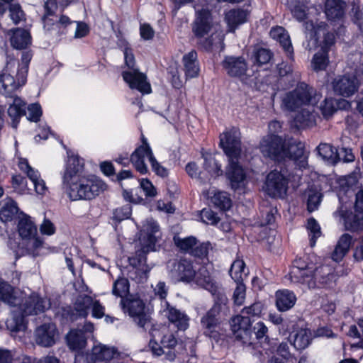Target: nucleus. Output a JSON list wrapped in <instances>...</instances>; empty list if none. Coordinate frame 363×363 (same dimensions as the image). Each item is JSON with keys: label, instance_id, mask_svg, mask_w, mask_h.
Wrapping results in <instances>:
<instances>
[{"label": "nucleus", "instance_id": "1", "mask_svg": "<svg viewBox=\"0 0 363 363\" xmlns=\"http://www.w3.org/2000/svg\"><path fill=\"white\" fill-rule=\"evenodd\" d=\"M84 160L77 155L69 156L62 183L72 201L91 199L106 189V184L93 175H84Z\"/></svg>", "mask_w": 363, "mask_h": 363}, {"label": "nucleus", "instance_id": "2", "mask_svg": "<svg viewBox=\"0 0 363 363\" xmlns=\"http://www.w3.org/2000/svg\"><path fill=\"white\" fill-rule=\"evenodd\" d=\"M320 94L305 83L299 84L294 90L286 92L282 97L281 108L294 111L301 108L294 118L298 128L313 127L316 124L317 115L313 106L320 99Z\"/></svg>", "mask_w": 363, "mask_h": 363}, {"label": "nucleus", "instance_id": "3", "mask_svg": "<svg viewBox=\"0 0 363 363\" xmlns=\"http://www.w3.org/2000/svg\"><path fill=\"white\" fill-rule=\"evenodd\" d=\"M220 145L228 158L225 176L234 190L244 189L247 184L245 170L239 164L241 153L240 133L232 128L220 135Z\"/></svg>", "mask_w": 363, "mask_h": 363}, {"label": "nucleus", "instance_id": "4", "mask_svg": "<svg viewBox=\"0 0 363 363\" xmlns=\"http://www.w3.org/2000/svg\"><path fill=\"white\" fill-rule=\"evenodd\" d=\"M289 277L291 282L308 289L329 286L335 278L329 267L317 266L308 256L294 260Z\"/></svg>", "mask_w": 363, "mask_h": 363}, {"label": "nucleus", "instance_id": "5", "mask_svg": "<svg viewBox=\"0 0 363 363\" xmlns=\"http://www.w3.org/2000/svg\"><path fill=\"white\" fill-rule=\"evenodd\" d=\"M304 25L306 38H308L306 48L311 50L318 45L320 46V50L312 58L311 67L315 72L325 70L330 62L328 51L335 44V35L333 33H326L325 23L315 25L310 21H306Z\"/></svg>", "mask_w": 363, "mask_h": 363}, {"label": "nucleus", "instance_id": "6", "mask_svg": "<svg viewBox=\"0 0 363 363\" xmlns=\"http://www.w3.org/2000/svg\"><path fill=\"white\" fill-rule=\"evenodd\" d=\"M192 33L199 43L207 50L221 45L225 35L221 26L214 21L211 12L207 9L196 11L192 23Z\"/></svg>", "mask_w": 363, "mask_h": 363}, {"label": "nucleus", "instance_id": "7", "mask_svg": "<svg viewBox=\"0 0 363 363\" xmlns=\"http://www.w3.org/2000/svg\"><path fill=\"white\" fill-rule=\"evenodd\" d=\"M50 306V303L47 298H41L37 294H33L25 301L23 306L12 311L11 317L6 320V326L11 331L24 330L26 328L24 316L44 312Z\"/></svg>", "mask_w": 363, "mask_h": 363}, {"label": "nucleus", "instance_id": "8", "mask_svg": "<svg viewBox=\"0 0 363 363\" xmlns=\"http://www.w3.org/2000/svg\"><path fill=\"white\" fill-rule=\"evenodd\" d=\"M357 64L351 65L350 70L345 74L337 76L332 82L334 92L339 96L349 98L354 95L363 80V64L360 62L359 55L352 56Z\"/></svg>", "mask_w": 363, "mask_h": 363}, {"label": "nucleus", "instance_id": "9", "mask_svg": "<svg viewBox=\"0 0 363 363\" xmlns=\"http://www.w3.org/2000/svg\"><path fill=\"white\" fill-rule=\"evenodd\" d=\"M147 159L152 165V170L160 177H166L168 174L167 170L160 165L153 155L152 151L147 143V140L143 136L142 144L137 147L130 155V161L136 170L142 174L147 172V167L145 162Z\"/></svg>", "mask_w": 363, "mask_h": 363}, {"label": "nucleus", "instance_id": "10", "mask_svg": "<svg viewBox=\"0 0 363 363\" xmlns=\"http://www.w3.org/2000/svg\"><path fill=\"white\" fill-rule=\"evenodd\" d=\"M124 313L133 318V321L141 328L150 324V318L145 312V303L138 295H130L121 301Z\"/></svg>", "mask_w": 363, "mask_h": 363}, {"label": "nucleus", "instance_id": "11", "mask_svg": "<svg viewBox=\"0 0 363 363\" xmlns=\"http://www.w3.org/2000/svg\"><path fill=\"white\" fill-rule=\"evenodd\" d=\"M14 67L15 62L10 61L7 63L2 73L0 74V94L9 96L25 84L26 82V70L18 71L15 78L11 73V69Z\"/></svg>", "mask_w": 363, "mask_h": 363}, {"label": "nucleus", "instance_id": "12", "mask_svg": "<svg viewBox=\"0 0 363 363\" xmlns=\"http://www.w3.org/2000/svg\"><path fill=\"white\" fill-rule=\"evenodd\" d=\"M227 302L226 296L218 291L215 299V304L201 320V326L206 335L209 337L216 336L219 325L217 316L221 310L222 305L225 306Z\"/></svg>", "mask_w": 363, "mask_h": 363}, {"label": "nucleus", "instance_id": "13", "mask_svg": "<svg viewBox=\"0 0 363 363\" xmlns=\"http://www.w3.org/2000/svg\"><path fill=\"white\" fill-rule=\"evenodd\" d=\"M288 179L277 170L269 172L266 178L264 189L271 197L282 198L286 194Z\"/></svg>", "mask_w": 363, "mask_h": 363}, {"label": "nucleus", "instance_id": "14", "mask_svg": "<svg viewBox=\"0 0 363 363\" xmlns=\"http://www.w3.org/2000/svg\"><path fill=\"white\" fill-rule=\"evenodd\" d=\"M279 160L289 158L294 160L299 168H306L307 166V156L304 152V144L293 139L284 142Z\"/></svg>", "mask_w": 363, "mask_h": 363}, {"label": "nucleus", "instance_id": "15", "mask_svg": "<svg viewBox=\"0 0 363 363\" xmlns=\"http://www.w3.org/2000/svg\"><path fill=\"white\" fill-rule=\"evenodd\" d=\"M159 225L152 218H148L144 223L140 234V242L143 252L153 250L157 240Z\"/></svg>", "mask_w": 363, "mask_h": 363}, {"label": "nucleus", "instance_id": "16", "mask_svg": "<svg viewBox=\"0 0 363 363\" xmlns=\"http://www.w3.org/2000/svg\"><path fill=\"white\" fill-rule=\"evenodd\" d=\"M284 141L281 137L272 133L264 137L259 145L262 154L274 160H279Z\"/></svg>", "mask_w": 363, "mask_h": 363}, {"label": "nucleus", "instance_id": "17", "mask_svg": "<svg viewBox=\"0 0 363 363\" xmlns=\"http://www.w3.org/2000/svg\"><path fill=\"white\" fill-rule=\"evenodd\" d=\"M122 77L130 89H137L143 94L151 93V85L147 82L146 75L138 69L124 70Z\"/></svg>", "mask_w": 363, "mask_h": 363}, {"label": "nucleus", "instance_id": "18", "mask_svg": "<svg viewBox=\"0 0 363 363\" xmlns=\"http://www.w3.org/2000/svg\"><path fill=\"white\" fill-rule=\"evenodd\" d=\"M18 167L31 181L37 194L45 196L48 193V188L44 179L41 177L40 173L38 169L32 167L26 159L20 158L18 160Z\"/></svg>", "mask_w": 363, "mask_h": 363}, {"label": "nucleus", "instance_id": "19", "mask_svg": "<svg viewBox=\"0 0 363 363\" xmlns=\"http://www.w3.org/2000/svg\"><path fill=\"white\" fill-rule=\"evenodd\" d=\"M161 312L171 323H174L178 329L185 330L189 328V318L188 315L184 312L170 306L167 301H162Z\"/></svg>", "mask_w": 363, "mask_h": 363}, {"label": "nucleus", "instance_id": "20", "mask_svg": "<svg viewBox=\"0 0 363 363\" xmlns=\"http://www.w3.org/2000/svg\"><path fill=\"white\" fill-rule=\"evenodd\" d=\"M35 337L38 345L49 347L55 343L58 338V332L55 324H43L36 329Z\"/></svg>", "mask_w": 363, "mask_h": 363}, {"label": "nucleus", "instance_id": "21", "mask_svg": "<svg viewBox=\"0 0 363 363\" xmlns=\"http://www.w3.org/2000/svg\"><path fill=\"white\" fill-rule=\"evenodd\" d=\"M222 66L231 77L240 78L245 75L247 70V64L242 57L226 56Z\"/></svg>", "mask_w": 363, "mask_h": 363}, {"label": "nucleus", "instance_id": "22", "mask_svg": "<svg viewBox=\"0 0 363 363\" xmlns=\"http://www.w3.org/2000/svg\"><path fill=\"white\" fill-rule=\"evenodd\" d=\"M172 274L179 281L189 283L194 281L196 273L191 261L182 259L174 264Z\"/></svg>", "mask_w": 363, "mask_h": 363}, {"label": "nucleus", "instance_id": "23", "mask_svg": "<svg viewBox=\"0 0 363 363\" xmlns=\"http://www.w3.org/2000/svg\"><path fill=\"white\" fill-rule=\"evenodd\" d=\"M362 215L363 213L357 212L355 209L354 213L352 212L348 213L342 207L334 213V216L336 218L339 217L343 220L345 229L352 231L359 230L362 228L363 223H362L361 220H359Z\"/></svg>", "mask_w": 363, "mask_h": 363}, {"label": "nucleus", "instance_id": "24", "mask_svg": "<svg viewBox=\"0 0 363 363\" xmlns=\"http://www.w3.org/2000/svg\"><path fill=\"white\" fill-rule=\"evenodd\" d=\"M150 335L155 340H160L163 347L173 348L177 344L176 337L168 326L155 327L151 330Z\"/></svg>", "mask_w": 363, "mask_h": 363}, {"label": "nucleus", "instance_id": "25", "mask_svg": "<svg viewBox=\"0 0 363 363\" xmlns=\"http://www.w3.org/2000/svg\"><path fill=\"white\" fill-rule=\"evenodd\" d=\"M350 103L345 99L336 100L333 98L325 99L320 104L319 109L325 118L331 117L337 109H347Z\"/></svg>", "mask_w": 363, "mask_h": 363}, {"label": "nucleus", "instance_id": "26", "mask_svg": "<svg viewBox=\"0 0 363 363\" xmlns=\"http://www.w3.org/2000/svg\"><path fill=\"white\" fill-rule=\"evenodd\" d=\"M251 323L250 317L243 315H237L230 320L231 330L238 339H243L249 335Z\"/></svg>", "mask_w": 363, "mask_h": 363}, {"label": "nucleus", "instance_id": "27", "mask_svg": "<svg viewBox=\"0 0 363 363\" xmlns=\"http://www.w3.org/2000/svg\"><path fill=\"white\" fill-rule=\"evenodd\" d=\"M289 340L296 350H304L312 340L311 331L306 328H296L290 334Z\"/></svg>", "mask_w": 363, "mask_h": 363}, {"label": "nucleus", "instance_id": "28", "mask_svg": "<svg viewBox=\"0 0 363 363\" xmlns=\"http://www.w3.org/2000/svg\"><path fill=\"white\" fill-rule=\"evenodd\" d=\"M276 306L278 311L284 312L294 307L296 302L295 294L288 289L278 290L275 294Z\"/></svg>", "mask_w": 363, "mask_h": 363}, {"label": "nucleus", "instance_id": "29", "mask_svg": "<svg viewBox=\"0 0 363 363\" xmlns=\"http://www.w3.org/2000/svg\"><path fill=\"white\" fill-rule=\"evenodd\" d=\"M203 194L210 199L212 204L220 209L228 210L231 206V200L226 192L211 189L203 191Z\"/></svg>", "mask_w": 363, "mask_h": 363}, {"label": "nucleus", "instance_id": "30", "mask_svg": "<svg viewBox=\"0 0 363 363\" xmlns=\"http://www.w3.org/2000/svg\"><path fill=\"white\" fill-rule=\"evenodd\" d=\"M12 98V103L9 104L7 112L12 120L11 125L16 129L18 123V119L26 113V103L19 97Z\"/></svg>", "mask_w": 363, "mask_h": 363}, {"label": "nucleus", "instance_id": "31", "mask_svg": "<svg viewBox=\"0 0 363 363\" xmlns=\"http://www.w3.org/2000/svg\"><path fill=\"white\" fill-rule=\"evenodd\" d=\"M12 35L10 38L11 45L18 50L26 48L31 43V36L28 31L24 29L16 28L9 31Z\"/></svg>", "mask_w": 363, "mask_h": 363}, {"label": "nucleus", "instance_id": "32", "mask_svg": "<svg viewBox=\"0 0 363 363\" xmlns=\"http://www.w3.org/2000/svg\"><path fill=\"white\" fill-rule=\"evenodd\" d=\"M270 36L279 43L283 49L289 55L293 53V48L288 32L281 26L273 27L270 30Z\"/></svg>", "mask_w": 363, "mask_h": 363}, {"label": "nucleus", "instance_id": "33", "mask_svg": "<svg viewBox=\"0 0 363 363\" xmlns=\"http://www.w3.org/2000/svg\"><path fill=\"white\" fill-rule=\"evenodd\" d=\"M184 69L187 78H194L199 75V66L197 60V52L191 50L182 58Z\"/></svg>", "mask_w": 363, "mask_h": 363}, {"label": "nucleus", "instance_id": "34", "mask_svg": "<svg viewBox=\"0 0 363 363\" xmlns=\"http://www.w3.org/2000/svg\"><path fill=\"white\" fill-rule=\"evenodd\" d=\"M345 3L342 0H327L325 4V13L329 20L341 18L345 13Z\"/></svg>", "mask_w": 363, "mask_h": 363}, {"label": "nucleus", "instance_id": "35", "mask_svg": "<svg viewBox=\"0 0 363 363\" xmlns=\"http://www.w3.org/2000/svg\"><path fill=\"white\" fill-rule=\"evenodd\" d=\"M352 237L347 233L343 234L339 239L331 255L332 259L335 262L341 261L348 252Z\"/></svg>", "mask_w": 363, "mask_h": 363}, {"label": "nucleus", "instance_id": "36", "mask_svg": "<svg viewBox=\"0 0 363 363\" xmlns=\"http://www.w3.org/2000/svg\"><path fill=\"white\" fill-rule=\"evenodd\" d=\"M194 281L198 286L209 291L213 295H216L218 291V287L213 281V279L210 276L207 269L203 267L201 268L196 273Z\"/></svg>", "mask_w": 363, "mask_h": 363}, {"label": "nucleus", "instance_id": "37", "mask_svg": "<svg viewBox=\"0 0 363 363\" xmlns=\"http://www.w3.org/2000/svg\"><path fill=\"white\" fill-rule=\"evenodd\" d=\"M67 346L72 351H79L85 347L86 339L82 330H72L66 335Z\"/></svg>", "mask_w": 363, "mask_h": 363}, {"label": "nucleus", "instance_id": "38", "mask_svg": "<svg viewBox=\"0 0 363 363\" xmlns=\"http://www.w3.org/2000/svg\"><path fill=\"white\" fill-rule=\"evenodd\" d=\"M247 16V12L241 9H233L227 12L225 20L228 26V31H234L238 26L245 23Z\"/></svg>", "mask_w": 363, "mask_h": 363}, {"label": "nucleus", "instance_id": "39", "mask_svg": "<svg viewBox=\"0 0 363 363\" xmlns=\"http://www.w3.org/2000/svg\"><path fill=\"white\" fill-rule=\"evenodd\" d=\"M19 235L23 238H31L37 234V227L31 218L27 215H23L18 224Z\"/></svg>", "mask_w": 363, "mask_h": 363}, {"label": "nucleus", "instance_id": "40", "mask_svg": "<svg viewBox=\"0 0 363 363\" xmlns=\"http://www.w3.org/2000/svg\"><path fill=\"white\" fill-rule=\"evenodd\" d=\"M305 196L307 198L308 211L312 212L317 210L323 197L320 188L315 185L311 186L305 192Z\"/></svg>", "mask_w": 363, "mask_h": 363}, {"label": "nucleus", "instance_id": "41", "mask_svg": "<svg viewBox=\"0 0 363 363\" xmlns=\"http://www.w3.org/2000/svg\"><path fill=\"white\" fill-rule=\"evenodd\" d=\"M204 169L208 175L206 180L217 177L222 174L221 164L211 155L204 156Z\"/></svg>", "mask_w": 363, "mask_h": 363}, {"label": "nucleus", "instance_id": "42", "mask_svg": "<svg viewBox=\"0 0 363 363\" xmlns=\"http://www.w3.org/2000/svg\"><path fill=\"white\" fill-rule=\"evenodd\" d=\"M17 212V203L12 199L6 198L0 209V220L3 222L11 220Z\"/></svg>", "mask_w": 363, "mask_h": 363}, {"label": "nucleus", "instance_id": "43", "mask_svg": "<svg viewBox=\"0 0 363 363\" xmlns=\"http://www.w3.org/2000/svg\"><path fill=\"white\" fill-rule=\"evenodd\" d=\"M288 5L293 16L299 21L304 20L307 16L308 6L306 0H289Z\"/></svg>", "mask_w": 363, "mask_h": 363}, {"label": "nucleus", "instance_id": "44", "mask_svg": "<svg viewBox=\"0 0 363 363\" xmlns=\"http://www.w3.org/2000/svg\"><path fill=\"white\" fill-rule=\"evenodd\" d=\"M247 272L245 270V264L242 259H235L231 265L230 269V275L236 282H242L243 278L245 277Z\"/></svg>", "mask_w": 363, "mask_h": 363}, {"label": "nucleus", "instance_id": "45", "mask_svg": "<svg viewBox=\"0 0 363 363\" xmlns=\"http://www.w3.org/2000/svg\"><path fill=\"white\" fill-rule=\"evenodd\" d=\"M11 186L13 191L20 195L30 194L31 189L28 186L26 179L21 174H14L11 178Z\"/></svg>", "mask_w": 363, "mask_h": 363}, {"label": "nucleus", "instance_id": "46", "mask_svg": "<svg viewBox=\"0 0 363 363\" xmlns=\"http://www.w3.org/2000/svg\"><path fill=\"white\" fill-rule=\"evenodd\" d=\"M318 151L322 158L332 163L337 162V150L330 144L322 143L318 147Z\"/></svg>", "mask_w": 363, "mask_h": 363}, {"label": "nucleus", "instance_id": "47", "mask_svg": "<svg viewBox=\"0 0 363 363\" xmlns=\"http://www.w3.org/2000/svg\"><path fill=\"white\" fill-rule=\"evenodd\" d=\"M92 303L93 299L91 296L86 295L79 296L74 303V309L78 312L79 316L86 317L88 310Z\"/></svg>", "mask_w": 363, "mask_h": 363}, {"label": "nucleus", "instance_id": "48", "mask_svg": "<svg viewBox=\"0 0 363 363\" xmlns=\"http://www.w3.org/2000/svg\"><path fill=\"white\" fill-rule=\"evenodd\" d=\"M57 8L55 0H48L45 4V13L43 18L44 23V28L48 30H50V25L54 21V13Z\"/></svg>", "mask_w": 363, "mask_h": 363}, {"label": "nucleus", "instance_id": "49", "mask_svg": "<svg viewBox=\"0 0 363 363\" xmlns=\"http://www.w3.org/2000/svg\"><path fill=\"white\" fill-rule=\"evenodd\" d=\"M129 292V281L126 278L121 277L116 279L113 285L112 293L114 296L125 298Z\"/></svg>", "mask_w": 363, "mask_h": 363}, {"label": "nucleus", "instance_id": "50", "mask_svg": "<svg viewBox=\"0 0 363 363\" xmlns=\"http://www.w3.org/2000/svg\"><path fill=\"white\" fill-rule=\"evenodd\" d=\"M174 242L175 245L184 252L191 254L193 247L196 245V239L194 237H187L181 238L179 236L174 237Z\"/></svg>", "mask_w": 363, "mask_h": 363}, {"label": "nucleus", "instance_id": "51", "mask_svg": "<svg viewBox=\"0 0 363 363\" xmlns=\"http://www.w3.org/2000/svg\"><path fill=\"white\" fill-rule=\"evenodd\" d=\"M15 300L13 287L5 281H0V301L12 305Z\"/></svg>", "mask_w": 363, "mask_h": 363}, {"label": "nucleus", "instance_id": "52", "mask_svg": "<svg viewBox=\"0 0 363 363\" xmlns=\"http://www.w3.org/2000/svg\"><path fill=\"white\" fill-rule=\"evenodd\" d=\"M307 229L311 237V246L313 247L315 245L316 239L321 235L320 227L314 218H310L308 220Z\"/></svg>", "mask_w": 363, "mask_h": 363}, {"label": "nucleus", "instance_id": "53", "mask_svg": "<svg viewBox=\"0 0 363 363\" xmlns=\"http://www.w3.org/2000/svg\"><path fill=\"white\" fill-rule=\"evenodd\" d=\"M272 58L271 52L264 48L257 49L254 52L252 59L253 62L258 66L268 63Z\"/></svg>", "mask_w": 363, "mask_h": 363}, {"label": "nucleus", "instance_id": "54", "mask_svg": "<svg viewBox=\"0 0 363 363\" xmlns=\"http://www.w3.org/2000/svg\"><path fill=\"white\" fill-rule=\"evenodd\" d=\"M357 182V177L355 174L340 177L337 179V184L340 189V191L347 192L350 188L352 187Z\"/></svg>", "mask_w": 363, "mask_h": 363}, {"label": "nucleus", "instance_id": "55", "mask_svg": "<svg viewBox=\"0 0 363 363\" xmlns=\"http://www.w3.org/2000/svg\"><path fill=\"white\" fill-rule=\"evenodd\" d=\"M246 287L242 282L237 283V286L233 292V298L235 304L241 306L245 299Z\"/></svg>", "mask_w": 363, "mask_h": 363}, {"label": "nucleus", "instance_id": "56", "mask_svg": "<svg viewBox=\"0 0 363 363\" xmlns=\"http://www.w3.org/2000/svg\"><path fill=\"white\" fill-rule=\"evenodd\" d=\"M186 171L188 174L192 177L199 179L201 182H205L207 177L204 172H198V167L194 162H190L186 166Z\"/></svg>", "mask_w": 363, "mask_h": 363}, {"label": "nucleus", "instance_id": "57", "mask_svg": "<svg viewBox=\"0 0 363 363\" xmlns=\"http://www.w3.org/2000/svg\"><path fill=\"white\" fill-rule=\"evenodd\" d=\"M201 219L203 223L210 225H216L219 221L216 213L210 208H203L201 211Z\"/></svg>", "mask_w": 363, "mask_h": 363}, {"label": "nucleus", "instance_id": "58", "mask_svg": "<svg viewBox=\"0 0 363 363\" xmlns=\"http://www.w3.org/2000/svg\"><path fill=\"white\" fill-rule=\"evenodd\" d=\"M10 16L15 24L19 23L24 19V13L18 4H13L9 8Z\"/></svg>", "mask_w": 363, "mask_h": 363}, {"label": "nucleus", "instance_id": "59", "mask_svg": "<svg viewBox=\"0 0 363 363\" xmlns=\"http://www.w3.org/2000/svg\"><path fill=\"white\" fill-rule=\"evenodd\" d=\"M28 115L27 118L33 122H37L40 120L42 116V110L40 104H32L28 107Z\"/></svg>", "mask_w": 363, "mask_h": 363}, {"label": "nucleus", "instance_id": "60", "mask_svg": "<svg viewBox=\"0 0 363 363\" xmlns=\"http://www.w3.org/2000/svg\"><path fill=\"white\" fill-rule=\"evenodd\" d=\"M262 304L259 302H256L250 306L245 307L242 310V314L243 315H247L252 317L259 316L262 311Z\"/></svg>", "mask_w": 363, "mask_h": 363}, {"label": "nucleus", "instance_id": "61", "mask_svg": "<svg viewBox=\"0 0 363 363\" xmlns=\"http://www.w3.org/2000/svg\"><path fill=\"white\" fill-rule=\"evenodd\" d=\"M210 247L211 244L209 242H203L199 245L196 244L191 251V255L198 257H206Z\"/></svg>", "mask_w": 363, "mask_h": 363}, {"label": "nucleus", "instance_id": "62", "mask_svg": "<svg viewBox=\"0 0 363 363\" xmlns=\"http://www.w3.org/2000/svg\"><path fill=\"white\" fill-rule=\"evenodd\" d=\"M55 230L56 228L52 222L45 218L40 225V231L41 234L50 236L55 234Z\"/></svg>", "mask_w": 363, "mask_h": 363}, {"label": "nucleus", "instance_id": "63", "mask_svg": "<svg viewBox=\"0 0 363 363\" xmlns=\"http://www.w3.org/2000/svg\"><path fill=\"white\" fill-rule=\"evenodd\" d=\"M72 21L68 16H61L59 18L56 16L54 18V21L50 25V30L60 29L61 28H66L68 25L71 24Z\"/></svg>", "mask_w": 363, "mask_h": 363}, {"label": "nucleus", "instance_id": "64", "mask_svg": "<svg viewBox=\"0 0 363 363\" xmlns=\"http://www.w3.org/2000/svg\"><path fill=\"white\" fill-rule=\"evenodd\" d=\"M140 187L142 188V189L145 192V194L147 196L152 197L156 195L157 192L155 186L151 183V182L147 179H142L140 180Z\"/></svg>", "mask_w": 363, "mask_h": 363}]
</instances>
